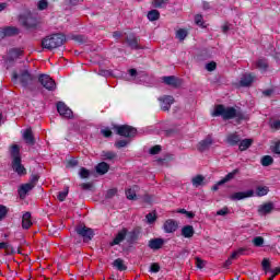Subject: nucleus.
<instances>
[{"instance_id":"nucleus-53","label":"nucleus","mask_w":280,"mask_h":280,"mask_svg":"<svg viewBox=\"0 0 280 280\" xmlns=\"http://www.w3.org/2000/svg\"><path fill=\"white\" fill-rule=\"evenodd\" d=\"M79 174L81 178H89V176H91V172L84 167L80 170Z\"/></svg>"},{"instance_id":"nucleus-31","label":"nucleus","mask_w":280,"mask_h":280,"mask_svg":"<svg viewBox=\"0 0 280 280\" xmlns=\"http://www.w3.org/2000/svg\"><path fill=\"white\" fill-rule=\"evenodd\" d=\"M23 139L28 145H34V135L31 129L24 131Z\"/></svg>"},{"instance_id":"nucleus-37","label":"nucleus","mask_w":280,"mask_h":280,"mask_svg":"<svg viewBox=\"0 0 280 280\" xmlns=\"http://www.w3.org/2000/svg\"><path fill=\"white\" fill-rule=\"evenodd\" d=\"M268 191H270L268 186H258L256 188V196H258L259 198H261L262 196H268Z\"/></svg>"},{"instance_id":"nucleus-30","label":"nucleus","mask_w":280,"mask_h":280,"mask_svg":"<svg viewBox=\"0 0 280 280\" xmlns=\"http://www.w3.org/2000/svg\"><path fill=\"white\" fill-rule=\"evenodd\" d=\"M113 267L116 268V270H119V272H124V270H127L128 267H126V264H124V259L117 258L113 262Z\"/></svg>"},{"instance_id":"nucleus-40","label":"nucleus","mask_w":280,"mask_h":280,"mask_svg":"<svg viewBox=\"0 0 280 280\" xmlns=\"http://www.w3.org/2000/svg\"><path fill=\"white\" fill-rule=\"evenodd\" d=\"M272 163H275V160L272 159V156H270V155L262 156V159H261L262 167H268V166L272 165Z\"/></svg>"},{"instance_id":"nucleus-42","label":"nucleus","mask_w":280,"mask_h":280,"mask_svg":"<svg viewBox=\"0 0 280 280\" xmlns=\"http://www.w3.org/2000/svg\"><path fill=\"white\" fill-rule=\"evenodd\" d=\"M160 16L161 13L159 12V10H151L148 13L149 21H159Z\"/></svg>"},{"instance_id":"nucleus-8","label":"nucleus","mask_w":280,"mask_h":280,"mask_svg":"<svg viewBox=\"0 0 280 280\" xmlns=\"http://www.w3.org/2000/svg\"><path fill=\"white\" fill-rule=\"evenodd\" d=\"M11 167L13 172L18 174V176H25V174H27V170L25 168V166H23L21 158L20 159L15 158L14 160H12Z\"/></svg>"},{"instance_id":"nucleus-41","label":"nucleus","mask_w":280,"mask_h":280,"mask_svg":"<svg viewBox=\"0 0 280 280\" xmlns=\"http://www.w3.org/2000/svg\"><path fill=\"white\" fill-rule=\"evenodd\" d=\"M139 240V234H137V232L132 231V232H127V241L129 244H135V242H137Z\"/></svg>"},{"instance_id":"nucleus-55","label":"nucleus","mask_w":280,"mask_h":280,"mask_svg":"<svg viewBox=\"0 0 280 280\" xmlns=\"http://www.w3.org/2000/svg\"><path fill=\"white\" fill-rule=\"evenodd\" d=\"M160 270H161V266H159V264H156V262H153L150 266V272H159Z\"/></svg>"},{"instance_id":"nucleus-44","label":"nucleus","mask_w":280,"mask_h":280,"mask_svg":"<svg viewBox=\"0 0 280 280\" xmlns=\"http://www.w3.org/2000/svg\"><path fill=\"white\" fill-rule=\"evenodd\" d=\"M242 255H246V248H244V247H241V248L236 249L231 255V259H237V257H242Z\"/></svg>"},{"instance_id":"nucleus-16","label":"nucleus","mask_w":280,"mask_h":280,"mask_svg":"<svg viewBox=\"0 0 280 280\" xmlns=\"http://www.w3.org/2000/svg\"><path fill=\"white\" fill-rule=\"evenodd\" d=\"M127 235H128V229H122V230H120V231L117 233L116 237H115V238L113 240V242L110 243V246H118V244H119L120 242H124V240H126Z\"/></svg>"},{"instance_id":"nucleus-57","label":"nucleus","mask_w":280,"mask_h":280,"mask_svg":"<svg viewBox=\"0 0 280 280\" xmlns=\"http://www.w3.org/2000/svg\"><path fill=\"white\" fill-rule=\"evenodd\" d=\"M116 148H126L128 145L127 140H119L115 143Z\"/></svg>"},{"instance_id":"nucleus-63","label":"nucleus","mask_w":280,"mask_h":280,"mask_svg":"<svg viewBox=\"0 0 280 280\" xmlns=\"http://www.w3.org/2000/svg\"><path fill=\"white\" fill-rule=\"evenodd\" d=\"M98 75H102L103 78H108L110 75V71L108 70H100Z\"/></svg>"},{"instance_id":"nucleus-51","label":"nucleus","mask_w":280,"mask_h":280,"mask_svg":"<svg viewBox=\"0 0 280 280\" xmlns=\"http://www.w3.org/2000/svg\"><path fill=\"white\" fill-rule=\"evenodd\" d=\"M261 266L262 270H265V272H268V270H270V260L268 258H264L261 261Z\"/></svg>"},{"instance_id":"nucleus-19","label":"nucleus","mask_w":280,"mask_h":280,"mask_svg":"<svg viewBox=\"0 0 280 280\" xmlns=\"http://www.w3.org/2000/svg\"><path fill=\"white\" fill-rule=\"evenodd\" d=\"M163 244H165V240L152 238L149 241V248H151V250H159V248L163 247Z\"/></svg>"},{"instance_id":"nucleus-50","label":"nucleus","mask_w":280,"mask_h":280,"mask_svg":"<svg viewBox=\"0 0 280 280\" xmlns=\"http://www.w3.org/2000/svg\"><path fill=\"white\" fill-rule=\"evenodd\" d=\"M195 23H196V25H199V27H203V25H205V20H203V18H202L201 14H197V15L195 16Z\"/></svg>"},{"instance_id":"nucleus-29","label":"nucleus","mask_w":280,"mask_h":280,"mask_svg":"<svg viewBox=\"0 0 280 280\" xmlns=\"http://www.w3.org/2000/svg\"><path fill=\"white\" fill-rule=\"evenodd\" d=\"M196 232L194 231V226L192 225H185L182 229V235L183 237L189 238V237H194V234Z\"/></svg>"},{"instance_id":"nucleus-59","label":"nucleus","mask_w":280,"mask_h":280,"mask_svg":"<svg viewBox=\"0 0 280 280\" xmlns=\"http://www.w3.org/2000/svg\"><path fill=\"white\" fill-rule=\"evenodd\" d=\"M101 133L103 135V137H110L113 135V131H110L108 128L102 129Z\"/></svg>"},{"instance_id":"nucleus-5","label":"nucleus","mask_w":280,"mask_h":280,"mask_svg":"<svg viewBox=\"0 0 280 280\" xmlns=\"http://www.w3.org/2000/svg\"><path fill=\"white\" fill-rule=\"evenodd\" d=\"M115 129L117 135L120 137H126L127 139H130L137 135V129L128 125L116 126Z\"/></svg>"},{"instance_id":"nucleus-12","label":"nucleus","mask_w":280,"mask_h":280,"mask_svg":"<svg viewBox=\"0 0 280 280\" xmlns=\"http://www.w3.org/2000/svg\"><path fill=\"white\" fill-rule=\"evenodd\" d=\"M19 35V28L14 26H7L0 28V38H5L8 36H16Z\"/></svg>"},{"instance_id":"nucleus-49","label":"nucleus","mask_w":280,"mask_h":280,"mask_svg":"<svg viewBox=\"0 0 280 280\" xmlns=\"http://www.w3.org/2000/svg\"><path fill=\"white\" fill-rule=\"evenodd\" d=\"M145 219H147L148 224H154V222H156V214L150 212L145 215Z\"/></svg>"},{"instance_id":"nucleus-11","label":"nucleus","mask_w":280,"mask_h":280,"mask_svg":"<svg viewBox=\"0 0 280 280\" xmlns=\"http://www.w3.org/2000/svg\"><path fill=\"white\" fill-rule=\"evenodd\" d=\"M126 43L130 49H143L141 45H139V38L135 34H129L126 36Z\"/></svg>"},{"instance_id":"nucleus-6","label":"nucleus","mask_w":280,"mask_h":280,"mask_svg":"<svg viewBox=\"0 0 280 280\" xmlns=\"http://www.w3.org/2000/svg\"><path fill=\"white\" fill-rule=\"evenodd\" d=\"M38 82L46 89V91H56V81L49 74H40Z\"/></svg>"},{"instance_id":"nucleus-39","label":"nucleus","mask_w":280,"mask_h":280,"mask_svg":"<svg viewBox=\"0 0 280 280\" xmlns=\"http://www.w3.org/2000/svg\"><path fill=\"white\" fill-rule=\"evenodd\" d=\"M167 3H170V0H152L153 8H167Z\"/></svg>"},{"instance_id":"nucleus-52","label":"nucleus","mask_w":280,"mask_h":280,"mask_svg":"<svg viewBox=\"0 0 280 280\" xmlns=\"http://www.w3.org/2000/svg\"><path fill=\"white\" fill-rule=\"evenodd\" d=\"M48 5L49 3L47 2V0H39L37 3L38 10H47Z\"/></svg>"},{"instance_id":"nucleus-21","label":"nucleus","mask_w":280,"mask_h":280,"mask_svg":"<svg viewBox=\"0 0 280 280\" xmlns=\"http://www.w3.org/2000/svg\"><path fill=\"white\" fill-rule=\"evenodd\" d=\"M0 250H4L5 255H14V253H16L9 242H0Z\"/></svg>"},{"instance_id":"nucleus-13","label":"nucleus","mask_w":280,"mask_h":280,"mask_svg":"<svg viewBox=\"0 0 280 280\" xmlns=\"http://www.w3.org/2000/svg\"><path fill=\"white\" fill-rule=\"evenodd\" d=\"M211 145H213V138H211V136H208L206 139L201 140L198 143L197 150H199V152H207V150H209Z\"/></svg>"},{"instance_id":"nucleus-35","label":"nucleus","mask_w":280,"mask_h":280,"mask_svg":"<svg viewBox=\"0 0 280 280\" xmlns=\"http://www.w3.org/2000/svg\"><path fill=\"white\" fill-rule=\"evenodd\" d=\"M20 56H23V50L19 48H13L9 51L10 60H16V58H20Z\"/></svg>"},{"instance_id":"nucleus-61","label":"nucleus","mask_w":280,"mask_h":280,"mask_svg":"<svg viewBox=\"0 0 280 280\" xmlns=\"http://www.w3.org/2000/svg\"><path fill=\"white\" fill-rule=\"evenodd\" d=\"M78 165V160L75 159H71L68 164L67 167H75Z\"/></svg>"},{"instance_id":"nucleus-3","label":"nucleus","mask_w":280,"mask_h":280,"mask_svg":"<svg viewBox=\"0 0 280 280\" xmlns=\"http://www.w3.org/2000/svg\"><path fill=\"white\" fill-rule=\"evenodd\" d=\"M65 40H67V37L62 34H54L45 37L42 40V46L44 49H58V47H62L65 45Z\"/></svg>"},{"instance_id":"nucleus-2","label":"nucleus","mask_w":280,"mask_h":280,"mask_svg":"<svg viewBox=\"0 0 280 280\" xmlns=\"http://www.w3.org/2000/svg\"><path fill=\"white\" fill-rule=\"evenodd\" d=\"M213 117H222V119H242V113L237 112L235 107H224V105H217L213 112Z\"/></svg>"},{"instance_id":"nucleus-58","label":"nucleus","mask_w":280,"mask_h":280,"mask_svg":"<svg viewBox=\"0 0 280 280\" xmlns=\"http://www.w3.org/2000/svg\"><path fill=\"white\" fill-rule=\"evenodd\" d=\"M215 67L217 65L213 61L206 65L207 71H215Z\"/></svg>"},{"instance_id":"nucleus-26","label":"nucleus","mask_w":280,"mask_h":280,"mask_svg":"<svg viewBox=\"0 0 280 280\" xmlns=\"http://www.w3.org/2000/svg\"><path fill=\"white\" fill-rule=\"evenodd\" d=\"M32 226V213L25 212L22 217V229H30Z\"/></svg>"},{"instance_id":"nucleus-43","label":"nucleus","mask_w":280,"mask_h":280,"mask_svg":"<svg viewBox=\"0 0 280 280\" xmlns=\"http://www.w3.org/2000/svg\"><path fill=\"white\" fill-rule=\"evenodd\" d=\"M269 126L272 130H280V118H271Z\"/></svg>"},{"instance_id":"nucleus-48","label":"nucleus","mask_w":280,"mask_h":280,"mask_svg":"<svg viewBox=\"0 0 280 280\" xmlns=\"http://www.w3.org/2000/svg\"><path fill=\"white\" fill-rule=\"evenodd\" d=\"M176 38H178V40H185V38H187V31L183 28L178 30L176 33Z\"/></svg>"},{"instance_id":"nucleus-18","label":"nucleus","mask_w":280,"mask_h":280,"mask_svg":"<svg viewBox=\"0 0 280 280\" xmlns=\"http://www.w3.org/2000/svg\"><path fill=\"white\" fill-rule=\"evenodd\" d=\"M272 209H275V205H272V202H267L258 207V213L260 215H268V213L272 212Z\"/></svg>"},{"instance_id":"nucleus-4","label":"nucleus","mask_w":280,"mask_h":280,"mask_svg":"<svg viewBox=\"0 0 280 280\" xmlns=\"http://www.w3.org/2000/svg\"><path fill=\"white\" fill-rule=\"evenodd\" d=\"M75 233L83 238V242H91L95 235L93 229L86 228V225L83 224H80L75 228Z\"/></svg>"},{"instance_id":"nucleus-10","label":"nucleus","mask_w":280,"mask_h":280,"mask_svg":"<svg viewBox=\"0 0 280 280\" xmlns=\"http://www.w3.org/2000/svg\"><path fill=\"white\" fill-rule=\"evenodd\" d=\"M255 196L254 190L238 191L230 196V200H245V198H253Z\"/></svg>"},{"instance_id":"nucleus-25","label":"nucleus","mask_w":280,"mask_h":280,"mask_svg":"<svg viewBox=\"0 0 280 280\" xmlns=\"http://www.w3.org/2000/svg\"><path fill=\"white\" fill-rule=\"evenodd\" d=\"M255 81V75L253 74H244L241 78V86H250V84H253V82Z\"/></svg>"},{"instance_id":"nucleus-64","label":"nucleus","mask_w":280,"mask_h":280,"mask_svg":"<svg viewBox=\"0 0 280 280\" xmlns=\"http://www.w3.org/2000/svg\"><path fill=\"white\" fill-rule=\"evenodd\" d=\"M229 213V208H223L217 212V215H226Z\"/></svg>"},{"instance_id":"nucleus-47","label":"nucleus","mask_w":280,"mask_h":280,"mask_svg":"<svg viewBox=\"0 0 280 280\" xmlns=\"http://www.w3.org/2000/svg\"><path fill=\"white\" fill-rule=\"evenodd\" d=\"M252 242L254 246H256L257 248H260L261 246H264V237L261 236L254 237Z\"/></svg>"},{"instance_id":"nucleus-24","label":"nucleus","mask_w":280,"mask_h":280,"mask_svg":"<svg viewBox=\"0 0 280 280\" xmlns=\"http://www.w3.org/2000/svg\"><path fill=\"white\" fill-rule=\"evenodd\" d=\"M162 80H163V83L167 84L168 86H178V84H180V82L178 81V78L174 75L163 77Z\"/></svg>"},{"instance_id":"nucleus-20","label":"nucleus","mask_w":280,"mask_h":280,"mask_svg":"<svg viewBox=\"0 0 280 280\" xmlns=\"http://www.w3.org/2000/svg\"><path fill=\"white\" fill-rule=\"evenodd\" d=\"M34 189V185L33 184H23L20 188H19V196L20 198H25V196H27V194H30V191H32Z\"/></svg>"},{"instance_id":"nucleus-7","label":"nucleus","mask_w":280,"mask_h":280,"mask_svg":"<svg viewBox=\"0 0 280 280\" xmlns=\"http://www.w3.org/2000/svg\"><path fill=\"white\" fill-rule=\"evenodd\" d=\"M38 82L46 89V91H56V81L49 74H40Z\"/></svg>"},{"instance_id":"nucleus-17","label":"nucleus","mask_w":280,"mask_h":280,"mask_svg":"<svg viewBox=\"0 0 280 280\" xmlns=\"http://www.w3.org/2000/svg\"><path fill=\"white\" fill-rule=\"evenodd\" d=\"M163 229L165 233H174L178 229V223L172 219L165 221Z\"/></svg>"},{"instance_id":"nucleus-45","label":"nucleus","mask_w":280,"mask_h":280,"mask_svg":"<svg viewBox=\"0 0 280 280\" xmlns=\"http://www.w3.org/2000/svg\"><path fill=\"white\" fill-rule=\"evenodd\" d=\"M67 196H69V187H66L63 191H59L57 198L60 202H65Z\"/></svg>"},{"instance_id":"nucleus-14","label":"nucleus","mask_w":280,"mask_h":280,"mask_svg":"<svg viewBox=\"0 0 280 280\" xmlns=\"http://www.w3.org/2000/svg\"><path fill=\"white\" fill-rule=\"evenodd\" d=\"M20 23L23 25V27H36V19H34L32 15H21L20 16Z\"/></svg>"},{"instance_id":"nucleus-27","label":"nucleus","mask_w":280,"mask_h":280,"mask_svg":"<svg viewBox=\"0 0 280 280\" xmlns=\"http://www.w3.org/2000/svg\"><path fill=\"white\" fill-rule=\"evenodd\" d=\"M108 170H110V165H108V163L106 162H101L96 165V172L102 176H104V174H107Z\"/></svg>"},{"instance_id":"nucleus-33","label":"nucleus","mask_w":280,"mask_h":280,"mask_svg":"<svg viewBox=\"0 0 280 280\" xmlns=\"http://www.w3.org/2000/svg\"><path fill=\"white\" fill-rule=\"evenodd\" d=\"M11 159L12 161L15 159H21V149L19 148V144H13L11 147Z\"/></svg>"},{"instance_id":"nucleus-15","label":"nucleus","mask_w":280,"mask_h":280,"mask_svg":"<svg viewBox=\"0 0 280 280\" xmlns=\"http://www.w3.org/2000/svg\"><path fill=\"white\" fill-rule=\"evenodd\" d=\"M174 104V96H163L160 98V106L162 110H170Z\"/></svg>"},{"instance_id":"nucleus-38","label":"nucleus","mask_w":280,"mask_h":280,"mask_svg":"<svg viewBox=\"0 0 280 280\" xmlns=\"http://www.w3.org/2000/svg\"><path fill=\"white\" fill-rule=\"evenodd\" d=\"M249 145H253V140L252 139H244L240 142V150L241 152H244L245 150H248Z\"/></svg>"},{"instance_id":"nucleus-60","label":"nucleus","mask_w":280,"mask_h":280,"mask_svg":"<svg viewBox=\"0 0 280 280\" xmlns=\"http://www.w3.org/2000/svg\"><path fill=\"white\" fill-rule=\"evenodd\" d=\"M161 152V145H155L150 149V154H159Z\"/></svg>"},{"instance_id":"nucleus-36","label":"nucleus","mask_w":280,"mask_h":280,"mask_svg":"<svg viewBox=\"0 0 280 280\" xmlns=\"http://www.w3.org/2000/svg\"><path fill=\"white\" fill-rule=\"evenodd\" d=\"M137 189H139V187L133 186L132 188L126 190V196L128 200H137Z\"/></svg>"},{"instance_id":"nucleus-46","label":"nucleus","mask_w":280,"mask_h":280,"mask_svg":"<svg viewBox=\"0 0 280 280\" xmlns=\"http://www.w3.org/2000/svg\"><path fill=\"white\" fill-rule=\"evenodd\" d=\"M8 207L0 205V222H2V220H5L7 215H8Z\"/></svg>"},{"instance_id":"nucleus-9","label":"nucleus","mask_w":280,"mask_h":280,"mask_svg":"<svg viewBox=\"0 0 280 280\" xmlns=\"http://www.w3.org/2000/svg\"><path fill=\"white\" fill-rule=\"evenodd\" d=\"M57 110L61 117L71 119L73 117V110L67 106V104L59 102L57 103Z\"/></svg>"},{"instance_id":"nucleus-32","label":"nucleus","mask_w":280,"mask_h":280,"mask_svg":"<svg viewBox=\"0 0 280 280\" xmlns=\"http://www.w3.org/2000/svg\"><path fill=\"white\" fill-rule=\"evenodd\" d=\"M103 161H115L117 154L114 151H103L101 153Z\"/></svg>"},{"instance_id":"nucleus-22","label":"nucleus","mask_w":280,"mask_h":280,"mask_svg":"<svg viewBox=\"0 0 280 280\" xmlns=\"http://www.w3.org/2000/svg\"><path fill=\"white\" fill-rule=\"evenodd\" d=\"M237 174H240L238 168H236V170L232 171L231 173H229L228 175H225L224 178H222L221 180L218 182V185H225V183H230V180H233V178H235V176H237Z\"/></svg>"},{"instance_id":"nucleus-62","label":"nucleus","mask_w":280,"mask_h":280,"mask_svg":"<svg viewBox=\"0 0 280 280\" xmlns=\"http://www.w3.org/2000/svg\"><path fill=\"white\" fill-rule=\"evenodd\" d=\"M272 152L275 154H280V142H277L273 148H272Z\"/></svg>"},{"instance_id":"nucleus-54","label":"nucleus","mask_w":280,"mask_h":280,"mask_svg":"<svg viewBox=\"0 0 280 280\" xmlns=\"http://www.w3.org/2000/svg\"><path fill=\"white\" fill-rule=\"evenodd\" d=\"M81 189H83L84 191H90V189L93 188V184L91 183H83L80 185Z\"/></svg>"},{"instance_id":"nucleus-56","label":"nucleus","mask_w":280,"mask_h":280,"mask_svg":"<svg viewBox=\"0 0 280 280\" xmlns=\"http://www.w3.org/2000/svg\"><path fill=\"white\" fill-rule=\"evenodd\" d=\"M37 183H38V175H32L28 185H33V188H34L36 187Z\"/></svg>"},{"instance_id":"nucleus-28","label":"nucleus","mask_w":280,"mask_h":280,"mask_svg":"<svg viewBox=\"0 0 280 280\" xmlns=\"http://www.w3.org/2000/svg\"><path fill=\"white\" fill-rule=\"evenodd\" d=\"M242 139L237 133H230L226 137V143H229V145H237V143H240Z\"/></svg>"},{"instance_id":"nucleus-23","label":"nucleus","mask_w":280,"mask_h":280,"mask_svg":"<svg viewBox=\"0 0 280 280\" xmlns=\"http://www.w3.org/2000/svg\"><path fill=\"white\" fill-rule=\"evenodd\" d=\"M255 67L259 69L261 73H266L268 71V60L260 58L256 61Z\"/></svg>"},{"instance_id":"nucleus-34","label":"nucleus","mask_w":280,"mask_h":280,"mask_svg":"<svg viewBox=\"0 0 280 280\" xmlns=\"http://www.w3.org/2000/svg\"><path fill=\"white\" fill-rule=\"evenodd\" d=\"M191 183H192V186L200 187L205 185V176L196 175L195 177L191 178Z\"/></svg>"},{"instance_id":"nucleus-1","label":"nucleus","mask_w":280,"mask_h":280,"mask_svg":"<svg viewBox=\"0 0 280 280\" xmlns=\"http://www.w3.org/2000/svg\"><path fill=\"white\" fill-rule=\"evenodd\" d=\"M12 82L14 84L19 83L23 89L28 91H34V85L36 84V75H34L27 67H24L20 72H13Z\"/></svg>"}]
</instances>
